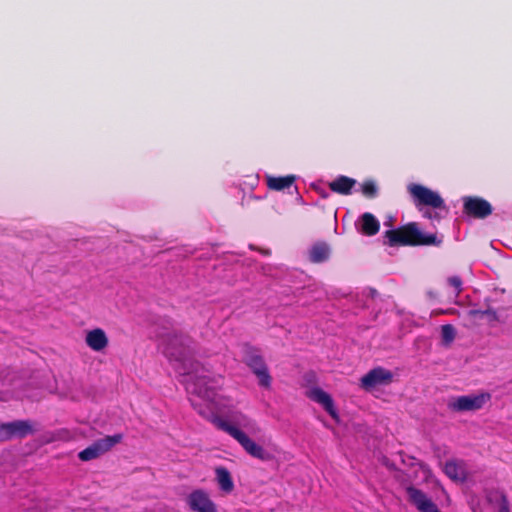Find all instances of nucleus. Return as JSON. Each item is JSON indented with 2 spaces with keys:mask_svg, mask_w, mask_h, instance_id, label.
<instances>
[{
  "mask_svg": "<svg viewBox=\"0 0 512 512\" xmlns=\"http://www.w3.org/2000/svg\"><path fill=\"white\" fill-rule=\"evenodd\" d=\"M444 313H447V312L443 311V310H439V312H437V314H444Z\"/></svg>",
  "mask_w": 512,
  "mask_h": 512,
  "instance_id": "nucleus-29",
  "label": "nucleus"
},
{
  "mask_svg": "<svg viewBox=\"0 0 512 512\" xmlns=\"http://www.w3.org/2000/svg\"><path fill=\"white\" fill-rule=\"evenodd\" d=\"M444 473L454 482H464L467 479L466 464L463 460L447 461L444 465Z\"/></svg>",
  "mask_w": 512,
  "mask_h": 512,
  "instance_id": "nucleus-14",
  "label": "nucleus"
},
{
  "mask_svg": "<svg viewBox=\"0 0 512 512\" xmlns=\"http://www.w3.org/2000/svg\"><path fill=\"white\" fill-rule=\"evenodd\" d=\"M192 339L183 334L169 335L165 339L164 354L170 359L185 362L192 354Z\"/></svg>",
  "mask_w": 512,
  "mask_h": 512,
  "instance_id": "nucleus-5",
  "label": "nucleus"
},
{
  "mask_svg": "<svg viewBox=\"0 0 512 512\" xmlns=\"http://www.w3.org/2000/svg\"><path fill=\"white\" fill-rule=\"evenodd\" d=\"M484 316H487L489 318L490 321H497L498 320V315H497V312L492 309V308H488L486 310H484Z\"/></svg>",
  "mask_w": 512,
  "mask_h": 512,
  "instance_id": "nucleus-26",
  "label": "nucleus"
},
{
  "mask_svg": "<svg viewBox=\"0 0 512 512\" xmlns=\"http://www.w3.org/2000/svg\"><path fill=\"white\" fill-rule=\"evenodd\" d=\"M484 310H480V309H471L468 311V316L471 317V318H481L484 316L485 313H483Z\"/></svg>",
  "mask_w": 512,
  "mask_h": 512,
  "instance_id": "nucleus-27",
  "label": "nucleus"
},
{
  "mask_svg": "<svg viewBox=\"0 0 512 512\" xmlns=\"http://www.w3.org/2000/svg\"><path fill=\"white\" fill-rule=\"evenodd\" d=\"M34 432L33 425L29 420H16L0 424V442L13 438H25Z\"/></svg>",
  "mask_w": 512,
  "mask_h": 512,
  "instance_id": "nucleus-9",
  "label": "nucleus"
},
{
  "mask_svg": "<svg viewBox=\"0 0 512 512\" xmlns=\"http://www.w3.org/2000/svg\"><path fill=\"white\" fill-rule=\"evenodd\" d=\"M122 440L121 434L106 436L93 442L90 446L79 452L78 457L82 461H90L96 459L108 452L116 444Z\"/></svg>",
  "mask_w": 512,
  "mask_h": 512,
  "instance_id": "nucleus-7",
  "label": "nucleus"
},
{
  "mask_svg": "<svg viewBox=\"0 0 512 512\" xmlns=\"http://www.w3.org/2000/svg\"><path fill=\"white\" fill-rule=\"evenodd\" d=\"M493 212L489 201L478 196L463 197V213L474 219H485Z\"/></svg>",
  "mask_w": 512,
  "mask_h": 512,
  "instance_id": "nucleus-8",
  "label": "nucleus"
},
{
  "mask_svg": "<svg viewBox=\"0 0 512 512\" xmlns=\"http://www.w3.org/2000/svg\"><path fill=\"white\" fill-rule=\"evenodd\" d=\"M308 396L313 401L321 404L333 419L338 418L337 411L334 407L333 399L327 392H325L321 388H313L309 391Z\"/></svg>",
  "mask_w": 512,
  "mask_h": 512,
  "instance_id": "nucleus-16",
  "label": "nucleus"
},
{
  "mask_svg": "<svg viewBox=\"0 0 512 512\" xmlns=\"http://www.w3.org/2000/svg\"><path fill=\"white\" fill-rule=\"evenodd\" d=\"M213 422L218 429L226 432L235 440H237L238 443L243 447V449L252 457L263 461L271 459L270 453H268L262 446L258 445L256 442L250 439L243 431H241L235 425L219 417L214 418Z\"/></svg>",
  "mask_w": 512,
  "mask_h": 512,
  "instance_id": "nucleus-2",
  "label": "nucleus"
},
{
  "mask_svg": "<svg viewBox=\"0 0 512 512\" xmlns=\"http://www.w3.org/2000/svg\"><path fill=\"white\" fill-rule=\"evenodd\" d=\"M361 219H362L361 232L364 235L373 236L379 232L380 223L373 214L366 212L361 216Z\"/></svg>",
  "mask_w": 512,
  "mask_h": 512,
  "instance_id": "nucleus-19",
  "label": "nucleus"
},
{
  "mask_svg": "<svg viewBox=\"0 0 512 512\" xmlns=\"http://www.w3.org/2000/svg\"><path fill=\"white\" fill-rule=\"evenodd\" d=\"M356 180L348 176L340 175L335 180L329 183V188L334 193L340 195H349L352 192Z\"/></svg>",
  "mask_w": 512,
  "mask_h": 512,
  "instance_id": "nucleus-18",
  "label": "nucleus"
},
{
  "mask_svg": "<svg viewBox=\"0 0 512 512\" xmlns=\"http://www.w3.org/2000/svg\"><path fill=\"white\" fill-rule=\"evenodd\" d=\"M216 478L220 488L227 493L234 489V483L230 472L225 467L216 468Z\"/></svg>",
  "mask_w": 512,
  "mask_h": 512,
  "instance_id": "nucleus-21",
  "label": "nucleus"
},
{
  "mask_svg": "<svg viewBox=\"0 0 512 512\" xmlns=\"http://www.w3.org/2000/svg\"><path fill=\"white\" fill-rule=\"evenodd\" d=\"M385 244L390 247L397 246H437L439 247L443 240L437 234H423L417 223L410 222L396 229L385 232Z\"/></svg>",
  "mask_w": 512,
  "mask_h": 512,
  "instance_id": "nucleus-1",
  "label": "nucleus"
},
{
  "mask_svg": "<svg viewBox=\"0 0 512 512\" xmlns=\"http://www.w3.org/2000/svg\"><path fill=\"white\" fill-rule=\"evenodd\" d=\"M491 395L487 392L462 395L449 402L448 407L455 412L477 411L489 402Z\"/></svg>",
  "mask_w": 512,
  "mask_h": 512,
  "instance_id": "nucleus-6",
  "label": "nucleus"
},
{
  "mask_svg": "<svg viewBox=\"0 0 512 512\" xmlns=\"http://www.w3.org/2000/svg\"><path fill=\"white\" fill-rule=\"evenodd\" d=\"M85 342L90 349L100 352L108 346L109 339L103 329L95 328L86 333Z\"/></svg>",
  "mask_w": 512,
  "mask_h": 512,
  "instance_id": "nucleus-15",
  "label": "nucleus"
},
{
  "mask_svg": "<svg viewBox=\"0 0 512 512\" xmlns=\"http://www.w3.org/2000/svg\"><path fill=\"white\" fill-rule=\"evenodd\" d=\"M187 380V391L198 397L212 401L215 396V390L219 386L220 377H211L207 374H189Z\"/></svg>",
  "mask_w": 512,
  "mask_h": 512,
  "instance_id": "nucleus-4",
  "label": "nucleus"
},
{
  "mask_svg": "<svg viewBox=\"0 0 512 512\" xmlns=\"http://www.w3.org/2000/svg\"><path fill=\"white\" fill-rule=\"evenodd\" d=\"M393 380V373L383 367L371 369L361 378V387L365 390H371L380 385H388Z\"/></svg>",
  "mask_w": 512,
  "mask_h": 512,
  "instance_id": "nucleus-11",
  "label": "nucleus"
},
{
  "mask_svg": "<svg viewBox=\"0 0 512 512\" xmlns=\"http://www.w3.org/2000/svg\"><path fill=\"white\" fill-rule=\"evenodd\" d=\"M361 191L365 197L372 199L377 196L378 188L374 181L366 180L361 185Z\"/></svg>",
  "mask_w": 512,
  "mask_h": 512,
  "instance_id": "nucleus-23",
  "label": "nucleus"
},
{
  "mask_svg": "<svg viewBox=\"0 0 512 512\" xmlns=\"http://www.w3.org/2000/svg\"><path fill=\"white\" fill-rule=\"evenodd\" d=\"M242 361L257 377L261 387L266 389L271 387L272 377L259 348L249 343H244L242 345Z\"/></svg>",
  "mask_w": 512,
  "mask_h": 512,
  "instance_id": "nucleus-3",
  "label": "nucleus"
},
{
  "mask_svg": "<svg viewBox=\"0 0 512 512\" xmlns=\"http://www.w3.org/2000/svg\"><path fill=\"white\" fill-rule=\"evenodd\" d=\"M456 336V330L453 325L445 324L441 327V338L444 345H450Z\"/></svg>",
  "mask_w": 512,
  "mask_h": 512,
  "instance_id": "nucleus-22",
  "label": "nucleus"
},
{
  "mask_svg": "<svg viewBox=\"0 0 512 512\" xmlns=\"http://www.w3.org/2000/svg\"><path fill=\"white\" fill-rule=\"evenodd\" d=\"M188 505L195 512H217L216 506L203 490H195L188 496Z\"/></svg>",
  "mask_w": 512,
  "mask_h": 512,
  "instance_id": "nucleus-13",
  "label": "nucleus"
},
{
  "mask_svg": "<svg viewBox=\"0 0 512 512\" xmlns=\"http://www.w3.org/2000/svg\"><path fill=\"white\" fill-rule=\"evenodd\" d=\"M498 512H510L509 502L506 495L502 494L499 502Z\"/></svg>",
  "mask_w": 512,
  "mask_h": 512,
  "instance_id": "nucleus-25",
  "label": "nucleus"
},
{
  "mask_svg": "<svg viewBox=\"0 0 512 512\" xmlns=\"http://www.w3.org/2000/svg\"><path fill=\"white\" fill-rule=\"evenodd\" d=\"M295 179L296 177L294 175L269 177L267 179V185L271 190L281 191L285 188H289L295 182Z\"/></svg>",
  "mask_w": 512,
  "mask_h": 512,
  "instance_id": "nucleus-20",
  "label": "nucleus"
},
{
  "mask_svg": "<svg viewBox=\"0 0 512 512\" xmlns=\"http://www.w3.org/2000/svg\"><path fill=\"white\" fill-rule=\"evenodd\" d=\"M447 281L448 284L455 289V296H459L462 291V279L459 276H451Z\"/></svg>",
  "mask_w": 512,
  "mask_h": 512,
  "instance_id": "nucleus-24",
  "label": "nucleus"
},
{
  "mask_svg": "<svg viewBox=\"0 0 512 512\" xmlns=\"http://www.w3.org/2000/svg\"><path fill=\"white\" fill-rule=\"evenodd\" d=\"M406 491L409 501L420 512H441L436 504L422 490L409 486Z\"/></svg>",
  "mask_w": 512,
  "mask_h": 512,
  "instance_id": "nucleus-12",
  "label": "nucleus"
},
{
  "mask_svg": "<svg viewBox=\"0 0 512 512\" xmlns=\"http://www.w3.org/2000/svg\"><path fill=\"white\" fill-rule=\"evenodd\" d=\"M239 418H241V419H242V421L244 422V425H245V426H247V425L249 424V420H248L245 416H243V415H241V414H240V415H239Z\"/></svg>",
  "mask_w": 512,
  "mask_h": 512,
  "instance_id": "nucleus-28",
  "label": "nucleus"
},
{
  "mask_svg": "<svg viewBox=\"0 0 512 512\" xmlns=\"http://www.w3.org/2000/svg\"><path fill=\"white\" fill-rule=\"evenodd\" d=\"M331 254V248L325 241L315 242L308 253V258L311 263L319 264L327 261Z\"/></svg>",
  "mask_w": 512,
  "mask_h": 512,
  "instance_id": "nucleus-17",
  "label": "nucleus"
},
{
  "mask_svg": "<svg viewBox=\"0 0 512 512\" xmlns=\"http://www.w3.org/2000/svg\"><path fill=\"white\" fill-rule=\"evenodd\" d=\"M409 192L420 205L432 208H442L444 206V200L441 196L425 186L412 184L409 186Z\"/></svg>",
  "mask_w": 512,
  "mask_h": 512,
  "instance_id": "nucleus-10",
  "label": "nucleus"
}]
</instances>
